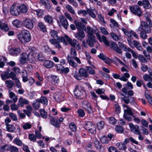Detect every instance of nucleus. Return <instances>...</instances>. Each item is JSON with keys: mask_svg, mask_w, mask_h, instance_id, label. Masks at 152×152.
<instances>
[{"mask_svg": "<svg viewBox=\"0 0 152 152\" xmlns=\"http://www.w3.org/2000/svg\"><path fill=\"white\" fill-rule=\"evenodd\" d=\"M49 42L50 44L53 45L56 48L58 49L61 48V46L59 44L60 42H63L65 45H67L68 44L65 38L63 37H58L56 39L55 38L50 39H49Z\"/></svg>", "mask_w": 152, "mask_h": 152, "instance_id": "f257e3e1", "label": "nucleus"}, {"mask_svg": "<svg viewBox=\"0 0 152 152\" xmlns=\"http://www.w3.org/2000/svg\"><path fill=\"white\" fill-rule=\"evenodd\" d=\"M18 38L22 42H28L31 40V36L29 32L27 30L22 31L21 33L18 35Z\"/></svg>", "mask_w": 152, "mask_h": 152, "instance_id": "f03ea898", "label": "nucleus"}, {"mask_svg": "<svg viewBox=\"0 0 152 152\" xmlns=\"http://www.w3.org/2000/svg\"><path fill=\"white\" fill-rule=\"evenodd\" d=\"M74 94L77 98L81 99L86 97L87 93L81 88L76 86L74 91Z\"/></svg>", "mask_w": 152, "mask_h": 152, "instance_id": "7ed1b4c3", "label": "nucleus"}, {"mask_svg": "<svg viewBox=\"0 0 152 152\" xmlns=\"http://www.w3.org/2000/svg\"><path fill=\"white\" fill-rule=\"evenodd\" d=\"M129 9L130 12L133 14L138 17L142 15V12L141 7L138 5L129 6Z\"/></svg>", "mask_w": 152, "mask_h": 152, "instance_id": "20e7f679", "label": "nucleus"}, {"mask_svg": "<svg viewBox=\"0 0 152 152\" xmlns=\"http://www.w3.org/2000/svg\"><path fill=\"white\" fill-rule=\"evenodd\" d=\"M37 53V50L34 48H33L32 50L28 54V60L30 63H34L36 60Z\"/></svg>", "mask_w": 152, "mask_h": 152, "instance_id": "39448f33", "label": "nucleus"}, {"mask_svg": "<svg viewBox=\"0 0 152 152\" xmlns=\"http://www.w3.org/2000/svg\"><path fill=\"white\" fill-rule=\"evenodd\" d=\"M64 37L71 46L75 48L77 50L81 49L80 44L76 39H74L72 40L66 35H65Z\"/></svg>", "mask_w": 152, "mask_h": 152, "instance_id": "423d86ee", "label": "nucleus"}, {"mask_svg": "<svg viewBox=\"0 0 152 152\" xmlns=\"http://www.w3.org/2000/svg\"><path fill=\"white\" fill-rule=\"evenodd\" d=\"M59 20L58 21L59 27L63 26L65 29H67L69 25L68 21L66 18L63 15H61L59 18Z\"/></svg>", "mask_w": 152, "mask_h": 152, "instance_id": "0eeeda50", "label": "nucleus"}, {"mask_svg": "<svg viewBox=\"0 0 152 152\" xmlns=\"http://www.w3.org/2000/svg\"><path fill=\"white\" fill-rule=\"evenodd\" d=\"M142 30H143L146 33H149L151 31V27L149 26L146 23L142 22L138 28L139 31Z\"/></svg>", "mask_w": 152, "mask_h": 152, "instance_id": "6e6552de", "label": "nucleus"}, {"mask_svg": "<svg viewBox=\"0 0 152 152\" xmlns=\"http://www.w3.org/2000/svg\"><path fill=\"white\" fill-rule=\"evenodd\" d=\"M83 106L84 108L87 111V112L90 114L92 113H93V108L90 104L88 101H84L82 103Z\"/></svg>", "mask_w": 152, "mask_h": 152, "instance_id": "1a4fd4ad", "label": "nucleus"}, {"mask_svg": "<svg viewBox=\"0 0 152 152\" xmlns=\"http://www.w3.org/2000/svg\"><path fill=\"white\" fill-rule=\"evenodd\" d=\"M23 24L26 28L29 29H32L34 26L33 22L31 20L26 18L23 21Z\"/></svg>", "mask_w": 152, "mask_h": 152, "instance_id": "9d476101", "label": "nucleus"}, {"mask_svg": "<svg viewBox=\"0 0 152 152\" xmlns=\"http://www.w3.org/2000/svg\"><path fill=\"white\" fill-rule=\"evenodd\" d=\"M121 29L124 34L128 37L131 38L133 36L136 38L138 39L137 34L134 32L132 31H128L126 29L124 28H122Z\"/></svg>", "mask_w": 152, "mask_h": 152, "instance_id": "9b49d317", "label": "nucleus"}, {"mask_svg": "<svg viewBox=\"0 0 152 152\" xmlns=\"http://www.w3.org/2000/svg\"><path fill=\"white\" fill-rule=\"evenodd\" d=\"M18 6L13 4L10 8V12L13 15L18 16L20 14Z\"/></svg>", "mask_w": 152, "mask_h": 152, "instance_id": "f8f14e48", "label": "nucleus"}, {"mask_svg": "<svg viewBox=\"0 0 152 152\" xmlns=\"http://www.w3.org/2000/svg\"><path fill=\"white\" fill-rule=\"evenodd\" d=\"M48 80L51 81L52 83L55 85H57L59 82V79L58 77L55 75H51L48 76Z\"/></svg>", "mask_w": 152, "mask_h": 152, "instance_id": "ddd939ff", "label": "nucleus"}, {"mask_svg": "<svg viewBox=\"0 0 152 152\" xmlns=\"http://www.w3.org/2000/svg\"><path fill=\"white\" fill-rule=\"evenodd\" d=\"M96 36L100 42H102V41L107 46H110V42L105 36L103 35L101 37L100 35L98 33H96Z\"/></svg>", "mask_w": 152, "mask_h": 152, "instance_id": "4468645a", "label": "nucleus"}, {"mask_svg": "<svg viewBox=\"0 0 152 152\" xmlns=\"http://www.w3.org/2000/svg\"><path fill=\"white\" fill-rule=\"evenodd\" d=\"M129 125L131 131L135 134H138L139 133L140 130L138 125H136L134 126L132 123H129Z\"/></svg>", "mask_w": 152, "mask_h": 152, "instance_id": "2eb2a0df", "label": "nucleus"}, {"mask_svg": "<svg viewBox=\"0 0 152 152\" xmlns=\"http://www.w3.org/2000/svg\"><path fill=\"white\" fill-rule=\"evenodd\" d=\"M88 39L87 40V43L91 47H93L95 42V37L89 35L87 36Z\"/></svg>", "mask_w": 152, "mask_h": 152, "instance_id": "dca6fc26", "label": "nucleus"}, {"mask_svg": "<svg viewBox=\"0 0 152 152\" xmlns=\"http://www.w3.org/2000/svg\"><path fill=\"white\" fill-rule=\"evenodd\" d=\"M9 52L11 55L16 56L20 52V49L19 48H12L9 50Z\"/></svg>", "mask_w": 152, "mask_h": 152, "instance_id": "f3484780", "label": "nucleus"}, {"mask_svg": "<svg viewBox=\"0 0 152 152\" xmlns=\"http://www.w3.org/2000/svg\"><path fill=\"white\" fill-rule=\"evenodd\" d=\"M54 65L55 64L53 61L48 60H45L43 62V65L47 69L53 68Z\"/></svg>", "mask_w": 152, "mask_h": 152, "instance_id": "a211bd4d", "label": "nucleus"}, {"mask_svg": "<svg viewBox=\"0 0 152 152\" xmlns=\"http://www.w3.org/2000/svg\"><path fill=\"white\" fill-rule=\"evenodd\" d=\"M75 37L78 40L81 41L85 37L84 32L82 30H80L75 35Z\"/></svg>", "mask_w": 152, "mask_h": 152, "instance_id": "6ab92c4d", "label": "nucleus"}, {"mask_svg": "<svg viewBox=\"0 0 152 152\" xmlns=\"http://www.w3.org/2000/svg\"><path fill=\"white\" fill-rule=\"evenodd\" d=\"M123 106L124 108H126L124 109V114H128L132 117L134 115V113L132 112V109L126 104H124Z\"/></svg>", "mask_w": 152, "mask_h": 152, "instance_id": "aec40b11", "label": "nucleus"}, {"mask_svg": "<svg viewBox=\"0 0 152 152\" xmlns=\"http://www.w3.org/2000/svg\"><path fill=\"white\" fill-rule=\"evenodd\" d=\"M77 28L79 30H84L85 29V26L82 23L75 20V21Z\"/></svg>", "mask_w": 152, "mask_h": 152, "instance_id": "412c9836", "label": "nucleus"}, {"mask_svg": "<svg viewBox=\"0 0 152 152\" xmlns=\"http://www.w3.org/2000/svg\"><path fill=\"white\" fill-rule=\"evenodd\" d=\"M79 73L80 76L85 78L87 77L89 75L87 71L83 68H80L79 70Z\"/></svg>", "mask_w": 152, "mask_h": 152, "instance_id": "4be33fe9", "label": "nucleus"}, {"mask_svg": "<svg viewBox=\"0 0 152 152\" xmlns=\"http://www.w3.org/2000/svg\"><path fill=\"white\" fill-rule=\"evenodd\" d=\"M88 13L92 18H95L96 17V14L97 12L95 9H91L87 10Z\"/></svg>", "mask_w": 152, "mask_h": 152, "instance_id": "5701e85b", "label": "nucleus"}, {"mask_svg": "<svg viewBox=\"0 0 152 152\" xmlns=\"http://www.w3.org/2000/svg\"><path fill=\"white\" fill-rule=\"evenodd\" d=\"M84 30L86 31L87 33H88L87 36H88L89 35L94 36V33L95 31V30L91 28L90 26H87L86 28L85 27V29H84Z\"/></svg>", "mask_w": 152, "mask_h": 152, "instance_id": "b1692460", "label": "nucleus"}, {"mask_svg": "<svg viewBox=\"0 0 152 152\" xmlns=\"http://www.w3.org/2000/svg\"><path fill=\"white\" fill-rule=\"evenodd\" d=\"M50 124L55 127L57 128L60 126L59 121L56 119H55L53 117H51L50 121Z\"/></svg>", "mask_w": 152, "mask_h": 152, "instance_id": "393cba45", "label": "nucleus"}, {"mask_svg": "<svg viewBox=\"0 0 152 152\" xmlns=\"http://www.w3.org/2000/svg\"><path fill=\"white\" fill-rule=\"evenodd\" d=\"M19 7V13H25L27 11V8L26 6L24 4H21L18 6Z\"/></svg>", "mask_w": 152, "mask_h": 152, "instance_id": "a878e982", "label": "nucleus"}, {"mask_svg": "<svg viewBox=\"0 0 152 152\" xmlns=\"http://www.w3.org/2000/svg\"><path fill=\"white\" fill-rule=\"evenodd\" d=\"M28 101L25 98H20L19 99L18 105L19 106L22 107L24 104H28Z\"/></svg>", "mask_w": 152, "mask_h": 152, "instance_id": "bb28decb", "label": "nucleus"}, {"mask_svg": "<svg viewBox=\"0 0 152 152\" xmlns=\"http://www.w3.org/2000/svg\"><path fill=\"white\" fill-rule=\"evenodd\" d=\"M39 3L44 5L47 9L49 10L50 9V5L48 0H40Z\"/></svg>", "mask_w": 152, "mask_h": 152, "instance_id": "cd10ccee", "label": "nucleus"}, {"mask_svg": "<svg viewBox=\"0 0 152 152\" xmlns=\"http://www.w3.org/2000/svg\"><path fill=\"white\" fill-rule=\"evenodd\" d=\"M20 63L24 64L26 63V60H28V54L25 53H22L20 55Z\"/></svg>", "mask_w": 152, "mask_h": 152, "instance_id": "c85d7f7f", "label": "nucleus"}, {"mask_svg": "<svg viewBox=\"0 0 152 152\" xmlns=\"http://www.w3.org/2000/svg\"><path fill=\"white\" fill-rule=\"evenodd\" d=\"M0 29L5 31H7L9 29L7 24L3 23L1 21H0Z\"/></svg>", "mask_w": 152, "mask_h": 152, "instance_id": "c756f323", "label": "nucleus"}, {"mask_svg": "<svg viewBox=\"0 0 152 152\" xmlns=\"http://www.w3.org/2000/svg\"><path fill=\"white\" fill-rule=\"evenodd\" d=\"M67 59L68 62L70 66L74 68L76 67L77 66L76 63L71 59L69 55H68L67 56Z\"/></svg>", "mask_w": 152, "mask_h": 152, "instance_id": "7c9ffc66", "label": "nucleus"}, {"mask_svg": "<svg viewBox=\"0 0 152 152\" xmlns=\"http://www.w3.org/2000/svg\"><path fill=\"white\" fill-rule=\"evenodd\" d=\"M110 35L113 39L115 41H118L121 38V36L120 35H117L114 32L110 33Z\"/></svg>", "mask_w": 152, "mask_h": 152, "instance_id": "2f4dec72", "label": "nucleus"}, {"mask_svg": "<svg viewBox=\"0 0 152 152\" xmlns=\"http://www.w3.org/2000/svg\"><path fill=\"white\" fill-rule=\"evenodd\" d=\"M143 7L146 9H149L151 8V5L149 0H143Z\"/></svg>", "mask_w": 152, "mask_h": 152, "instance_id": "473e14b6", "label": "nucleus"}, {"mask_svg": "<svg viewBox=\"0 0 152 152\" xmlns=\"http://www.w3.org/2000/svg\"><path fill=\"white\" fill-rule=\"evenodd\" d=\"M40 103H41L45 105H47L48 104V100L46 97L42 96L41 97L38 99Z\"/></svg>", "mask_w": 152, "mask_h": 152, "instance_id": "72a5a7b5", "label": "nucleus"}, {"mask_svg": "<svg viewBox=\"0 0 152 152\" xmlns=\"http://www.w3.org/2000/svg\"><path fill=\"white\" fill-rule=\"evenodd\" d=\"M116 146L120 150H124L126 149V146L124 142H118L116 143Z\"/></svg>", "mask_w": 152, "mask_h": 152, "instance_id": "f704fd0d", "label": "nucleus"}, {"mask_svg": "<svg viewBox=\"0 0 152 152\" xmlns=\"http://www.w3.org/2000/svg\"><path fill=\"white\" fill-rule=\"evenodd\" d=\"M44 20L47 23L51 24L53 22L52 17L49 15H47L44 17Z\"/></svg>", "mask_w": 152, "mask_h": 152, "instance_id": "c9c22d12", "label": "nucleus"}, {"mask_svg": "<svg viewBox=\"0 0 152 152\" xmlns=\"http://www.w3.org/2000/svg\"><path fill=\"white\" fill-rule=\"evenodd\" d=\"M10 73L8 72H4L1 75V79L3 80H4L6 79L10 78Z\"/></svg>", "mask_w": 152, "mask_h": 152, "instance_id": "e433bc0d", "label": "nucleus"}, {"mask_svg": "<svg viewBox=\"0 0 152 152\" xmlns=\"http://www.w3.org/2000/svg\"><path fill=\"white\" fill-rule=\"evenodd\" d=\"M39 113L41 116L44 118H46L47 117V113L43 109H41L39 110Z\"/></svg>", "mask_w": 152, "mask_h": 152, "instance_id": "4c0bfd02", "label": "nucleus"}, {"mask_svg": "<svg viewBox=\"0 0 152 152\" xmlns=\"http://www.w3.org/2000/svg\"><path fill=\"white\" fill-rule=\"evenodd\" d=\"M10 145L8 144H5L2 145L0 147V152H3L6 151H8L9 150Z\"/></svg>", "mask_w": 152, "mask_h": 152, "instance_id": "58836bf2", "label": "nucleus"}, {"mask_svg": "<svg viewBox=\"0 0 152 152\" xmlns=\"http://www.w3.org/2000/svg\"><path fill=\"white\" fill-rule=\"evenodd\" d=\"M38 26L40 30L43 32H46L47 29L43 23L40 22L38 23Z\"/></svg>", "mask_w": 152, "mask_h": 152, "instance_id": "ea45409f", "label": "nucleus"}, {"mask_svg": "<svg viewBox=\"0 0 152 152\" xmlns=\"http://www.w3.org/2000/svg\"><path fill=\"white\" fill-rule=\"evenodd\" d=\"M9 94L10 97L13 99V101L14 103L16 102L17 101V98L15 95V93L9 91Z\"/></svg>", "mask_w": 152, "mask_h": 152, "instance_id": "a19ab883", "label": "nucleus"}, {"mask_svg": "<svg viewBox=\"0 0 152 152\" xmlns=\"http://www.w3.org/2000/svg\"><path fill=\"white\" fill-rule=\"evenodd\" d=\"M65 8L69 12L74 15L75 14V12L73 7L71 5L67 4Z\"/></svg>", "mask_w": 152, "mask_h": 152, "instance_id": "79ce46f5", "label": "nucleus"}, {"mask_svg": "<svg viewBox=\"0 0 152 152\" xmlns=\"http://www.w3.org/2000/svg\"><path fill=\"white\" fill-rule=\"evenodd\" d=\"M32 106L35 109H38L40 106V102L38 100L34 101L33 103Z\"/></svg>", "mask_w": 152, "mask_h": 152, "instance_id": "37998d69", "label": "nucleus"}, {"mask_svg": "<svg viewBox=\"0 0 152 152\" xmlns=\"http://www.w3.org/2000/svg\"><path fill=\"white\" fill-rule=\"evenodd\" d=\"M7 130L10 132H13L15 128V127L11 124H9L6 126Z\"/></svg>", "mask_w": 152, "mask_h": 152, "instance_id": "c03bdc74", "label": "nucleus"}, {"mask_svg": "<svg viewBox=\"0 0 152 152\" xmlns=\"http://www.w3.org/2000/svg\"><path fill=\"white\" fill-rule=\"evenodd\" d=\"M5 83L7 87L9 88H12L14 85V82L11 80L6 81Z\"/></svg>", "mask_w": 152, "mask_h": 152, "instance_id": "a18cd8bd", "label": "nucleus"}, {"mask_svg": "<svg viewBox=\"0 0 152 152\" xmlns=\"http://www.w3.org/2000/svg\"><path fill=\"white\" fill-rule=\"evenodd\" d=\"M12 24L14 26L17 28H19L21 26L20 21L17 19H15L13 21Z\"/></svg>", "mask_w": 152, "mask_h": 152, "instance_id": "49530a36", "label": "nucleus"}, {"mask_svg": "<svg viewBox=\"0 0 152 152\" xmlns=\"http://www.w3.org/2000/svg\"><path fill=\"white\" fill-rule=\"evenodd\" d=\"M94 141L96 148L99 149H101V146L99 140L97 138H95Z\"/></svg>", "mask_w": 152, "mask_h": 152, "instance_id": "de8ad7c7", "label": "nucleus"}, {"mask_svg": "<svg viewBox=\"0 0 152 152\" xmlns=\"http://www.w3.org/2000/svg\"><path fill=\"white\" fill-rule=\"evenodd\" d=\"M86 68L87 69V72H88V73L89 74L92 75L95 74L96 73L95 71L90 66H86Z\"/></svg>", "mask_w": 152, "mask_h": 152, "instance_id": "09e8293b", "label": "nucleus"}, {"mask_svg": "<svg viewBox=\"0 0 152 152\" xmlns=\"http://www.w3.org/2000/svg\"><path fill=\"white\" fill-rule=\"evenodd\" d=\"M22 126L25 130H27L31 128V125L28 123H23L22 125Z\"/></svg>", "mask_w": 152, "mask_h": 152, "instance_id": "8fccbe9b", "label": "nucleus"}, {"mask_svg": "<svg viewBox=\"0 0 152 152\" xmlns=\"http://www.w3.org/2000/svg\"><path fill=\"white\" fill-rule=\"evenodd\" d=\"M9 151L11 152H18V149L15 146L10 145Z\"/></svg>", "mask_w": 152, "mask_h": 152, "instance_id": "3c124183", "label": "nucleus"}, {"mask_svg": "<svg viewBox=\"0 0 152 152\" xmlns=\"http://www.w3.org/2000/svg\"><path fill=\"white\" fill-rule=\"evenodd\" d=\"M104 122L103 121H100L97 124V127L99 129H103L104 127Z\"/></svg>", "mask_w": 152, "mask_h": 152, "instance_id": "603ef678", "label": "nucleus"}, {"mask_svg": "<svg viewBox=\"0 0 152 152\" xmlns=\"http://www.w3.org/2000/svg\"><path fill=\"white\" fill-rule=\"evenodd\" d=\"M77 113L79 117H83L85 115V113L82 109H79L77 110Z\"/></svg>", "mask_w": 152, "mask_h": 152, "instance_id": "864d4df0", "label": "nucleus"}, {"mask_svg": "<svg viewBox=\"0 0 152 152\" xmlns=\"http://www.w3.org/2000/svg\"><path fill=\"white\" fill-rule=\"evenodd\" d=\"M138 59L140 62L146 63L147 62L146 59L142 55L139 56L138 58Z\"/></svg>", "mask_w": 152, "mask_h": 152, "instance_id": "5fc2aeb1", "label": "nucleus"}, {"mask_svg": "<svg viewBox=\"0 0 152 152\" xmlns=\"http://www.w3.org/2000/svg\"><path fill=\"white\" fill-rule=\"evenodd\" d=\"M101 142L104 144H107L109 142V140L107 137L105 136H103L100 138Z\"/></svg>", "mask_w": 152, "mask_h": 152, "instance_id": "6e6d98bb", "label": "nucleus"}, {"mask_svg": "<svg viewBox=\"0 0 152 152\" xmlns=\"http://www.w3.org/2000/svg\"><path fill=\"white\" fill-rule=\"evenodd\" d=\"M36 58L39 61H44L45 60V57L41 53L38 54Z\"/></svg>", "mask_w": 152, "mask_h": 152, "instance_id": "4d7b16f0", "label": "nucleus"}, {"mask_svg": "<svg viewBox=\"0 0 152 152\" xmlns=\"http://www.w3.org/2000/svg\"><path fill=\"white\" fill-rule=\"evenodd\" d=\"M8 115L13 121H15L18 120L17 116L15 114L10 113H9Z\"/></svg>", "mask_w": 152, "mask_h": 152, "instance_id": "13d9d810", "label": "nucleus"}, {"mask_svg": "<svg viewBox=\"0 0 152 152\" xmlns=\"http://www.w3.org/2000/svg\"><path fill=\"white\" fill-rule=\"evenodd\" d=\"M14 143L19 146H21L22 143L21 141L18 138H15L13 140Z\"/></svg>", "mask_w": 152, "mask_h": 152, "instance_id": "bf43d9fd", "label": "nucleus"}, {"mask_svg": "<svg viewBox=\"0 0 152 152\" xmlns=\"http://www.w3.org/2000/svg\"><path fill=\"white\" fill-rule=\"evenodd\" d=\"M116 131L119 133H121L124 132V129L121 126H117L115 128Z\"/></svg>", "mask_w": 152, "mask_h": 152, "instance_id": "052dcab7", "label": "nucleus"}, {"mask_svg": "<svg viewBox=\"0 0 152 152\" xmlns=\"http://www.w3.org/2000/svg\"><path fill=\"white\" fill-rule=\"evenodd\" d=\"M93 126L94 127H95V126L94 124H92V123L90 122H89L86 124V130H88L91 129V128L92 129Z\"/></svg>", "mask_w": 152, "mask_h": 152, "instance_id": "680f3d73", "label": "nucleus"}, {"mask_svg": "<svg viewBox=\"0 0 152 152\" xmlns=\"http://www.w3.org/2000/svg\"><path fill=\"white\" fill-rule=\"evenodd\" d=\"M29 139L32 141L35 142L36 140V136L33 134H29L28 135Z\"/></svg>", "mask_w": 152, "mask_h": 152, "instance_id": "e2e57ef3", "label": "nucleus"}, {"mask_svg": "<svg viewBox=\"0 0 152 152\" xmlns=\"http://www.w3.org/2000/svg\"><path fill=\"white\" fill-rule=\"evenodd\" d=\"M50 36L53 37L57 38L58 37L57 36L58 33L57 32L54 30H51L50 32Z\"/></svg>", "mask_w": 152, "mask_h": 152, "instance_id": "0e129e2a", "label": "nucleus"}, {"mask_svg": "<svg viewBox=\"0 0 152 152\" xmlns=\"http://www.w3.org/2000/svg\"><path fill=\"white\" fill-rule=\"evenodd\" d=\"M68 1L75 7L76 8L78 6V3L75 0H68Z\"/></svg>", "mask_w": 152, "mask_h": 152, "instance_id": "69168bd1", "label": "nucleus"}, {"mask_svg": "<svg viewBox=\"0 0 152 152\" xmlns=\"http://www.w3.org/2000/svg\"><path fill=\"white\" fill-rule=\"evenodd\" d=\"M77 13L78 15H82L83 16H86L88 14L87 10H80L78 11Z\"/></svg>", "mask_w": 152, "mask_h": 152, "instance_id": "338daca9", "label": "nucleus"}, {"mask_svg": "<svg viewBox=\"0 0 152 152\" xmlns=\"http://www.w3.org/2000/svg\"><path fill=\"white\" fill-rule=\"evenodd\" d=\"M69 128L73 132L75 131L77 129L76 125L73 123H72L70 124Z\"/></svg>", "mask_w": 152, "mask_h": 152, "instance_id": "774afa93", "label": "nucleus"}]
</instances>
